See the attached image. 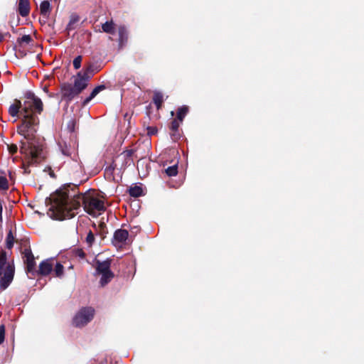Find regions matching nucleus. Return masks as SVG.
<instances>
[{"instance_id":"obj_34","label":"nucleus","mask_w":364,"mask_h":364,"mask_svg":"<svg viewBox=\"0 0 364 364\" xmlns=\"http://www.w3.org/2000/svg\"><path fill=\"white\" fill-rule=\"evenodd\" d=\"M8 149L9 153L13 155L17 152L18 146L16 144H12L8 146Z\"/></svg>"},{"instance_id":"obj_21","label":"nucleus","mask_w":364,"mask_h":364,"mask_svg":"<svg viewBox=\"0 0 364 364\" xmlns=\"http://www.w3.org/2000/svg\"><path fill=\"white\" fill-rule=\"evenodd\" d=\"M114 277V274L112 271L108 272L107 273L102 274L100 281L101 286L105 287V285H107L108 283L111 282Z\"/></svg>"},{"instance_id":"obj_15","label":"nucleus","mask_w":364,"mask_h":364,"mask_svg":"<svg viewBox=\"0 0 364 364\" xmlns=\"http://www.w3.org/2000/svg\"><path fill=\"white\" fill-rule=\"evenodd\" d=\"M100 70V69L97 65H95L94 63H89L85 67L82 74L85 77H89V80H90L95 73L99 72Z\"/></svg>"},{"instance_id":"obj_32","label":"nucleus","mask_w":364,"mask_h":364,"mask_svg":"<svg viewBox=\"0 0 364 364\" xmlns=\"http://www.w3.org/2000/svg\"><path fill=\"white\" fill-rule=\"evenodd\" d=\"M82 60V57L81 55H78L74 58L73 64L75 70H78L81 67Z\"/></svg>"},{"instance_id":"obj_25","label":"nucleus","mask_w":364,"mask_h":364,"mask_svg":"<svg viewBox=\"0 0 364 364\" xmlns=\"http://www.w3.org/2000/svg\"><path fill=\"white\" fill-rule=\"evenodd\" d=\"M14 242H15V239L13 235L12 230H10L6 235V248L9 249V250L12 249V247H14Z\"/></svg>"},{"instance_id":"obj_23","label":"nucleus","mask_w":364,"mask_h":364,"mask_svg":"<svg viewBox=\"0 0 364 364\" xmlns=\"http://www.w3.org/2000/svg\"><path fill=\"white\" fill-rule=\"evenodd\" d=\"M102 29L105 33L114 34L115 33L114 23L112 21H106L102 25Z\"/></svg>"},{"instance_id":"obj_22","label":"nucleus","mask_w":364,"mask_h":364,"mask_svg":"<svg viewBox=\"0 0 364 364\" xmlns=\"http://www.w3.org/2000/svg\"><path fill=\"white\" fill-rule=\"evenodd\" d=\"M33 41V40L30 35H23L22 37L17 38L16 43L18 46L23 47L31 44Z\"/></svg>"},{"instance_id":"obj_42","label":"nucleus","mask_w":364,"mask_h":364,"mask_svg":"<svg viewBox=\"0 0 364 364\" xmlns=\"http://www.w3.org/2000/svg\"><path fill=\"white\" fill-rule=\"evenodd\" d=\"M9 35V33H6L5 34H2L0 33V42H2L4 39V36Z\"/></svg>"},{"instance_id":"obj_38","label":"nucleus","mask_w":364,"mask_h":364,"mask_svg":"<svg viewBox=\"0 0 364 364\" xmlns=\"http://www.w3.org/2000/svg\"><path fill=\"white\" fill-rule=\"evenodd\" d=\"M115 168V166L113 164H111L109 166L105 168V172L107 173H112Z\"/></svg>"},{"instance_id":"obj_9","label":"nucleus","mask_w":364,"mask_h":364,"mask_svg":"<svg viewBox=\"0 0 364 364\" xmlns=\"http://www.w3.org/2000/svg\"><path fill=\"white\" fill-rule=\"evenodd\" d=\"M53 259H47L43 260L38 266V269L36 270V275L43 277L48 276L53 271Z\"/></svg>"},{"instance_id":"obj_14","label":"nucleus","mask_w":364,"mask_h":364,"mask_svg":"<svg viewBox=\"0 0 364 364\" xmlns=\"http://www.w3.org/2000/svg\"><path fill=\"white\" fill-rule=\"evenodd\" d=\"M29 0H19L18 5V12L22 17L27 16L30 13Z\"/></svg>"},{"instance_id":"obj_1","label":"nucleus","mask_w":364,"mask_h":364,"mask_svg":"<svg viewBox=\"0 0 364 364\" xmlns=\"http://www.w3.org/2000/svg\"><path fill=\"white\" fill-rule=\"evenodd\" d=\"M26 100L22 104L18 100H15L9 109V113L12 117H16L20 113L23 117L21 124L17 127V133L23 136L21 140L20 153L23 155L28 166L40 163L44 158L45 141L36 134L39 119L37 114H41L43 105L40 98L33 92L26 94Z\"/></svg>"},{"instance_id":"obj_31","label":"nucleus","mask_w":364,"mask_h":364,"mask_svg":"<svg viewBox=\"0 0 364 364\" xmlns=\"http://www.w3.org/2000/svg\"><path fill=\"white\" fill-rule=\"evenodd\" d=\"M85 241L88 244L89 247H91L94 243L95 235L91 230H90L89 232L87 233Z\"/></svg>"},{"instance_id":"obj_33","label":"nucleus","mask_w":364,"mask_h":364,"mask_svg":"<svg viewBox=\"0 0 364 364\" xmlns=\"http://www.w3.org/2000/svg\"><path fill=\"white\" fill-rule=\"evenodd\" d=\"M6 327L4 324L0 325V345L2 344L5 340Z\"/></svg>"},{"instance_id":"obj_12","label":"nucleus","mask_w":364,"mask_h":364,"mask_svg":"<svg viewBox=\"0 0 364 364\" xmlns=\"http://www.w3.org/2000/svg\"><path fill=\"white\" fill-rule=\"evenodd\" d=\"M111 262H112V259H107L102 262L97 260L96 262V267H95L96 272L99 274H102L107 273L108 272H110L111 271V269H110Z\"/></svg>"},{"instance_id":"obj_8","label":"nucleus","mask_w":364,"mask_h":364,"mask_svg":"<svg viewBox=\"0 0 364 364\" xmlns=\"http://www.w3.org/2000/svg\"><path fill=\"white\" fill-rule=\"evenodd\" d=\"M89 80V77L84 76L82 72L77 73L74 80L73 87L79 95L87 87Z\"/></svg>"},{"instance_id":"obj_6","label":"nucleus","mask_w":364,"mask_h":364,"mask_svg":"<svg viewBox=\"0 0 364 364\" xmlns=\"http://www.w3.org/2000/svg\"><path fill=\"white\" fill-rule=\"evenodd\" d=\"M15 272V267L14 263H9L5 267L4 271H2L3 276L0 279V289L5 290L11 283L14 279Z\"/></svg>"},{"instance_id":"obj_43","label":"nucleus","mask_w":364,"mask_h":364,"mask_svg":"<svg viewBox=\"0 0 364 364\" xmlns=\"http://www.w3.org/2000/svg\"><path fill=\"white\" fill-rule=\"evenodd\" d=\"M25 172H26V173H30V171H29V170H28V168H25Z\"/></svg>"},{"instance_id":"obj_7","label":"nucleus","mask_w":364,"mask_h":364,"mask_svg":"<svg viewBox=\"0 0 364 364\" xmlns=\"http://www.w3.org/2000/svg\"><path fill=\"white\" fill-rule=\"evenodd\" d=\"M62 100L70 102L75 97L79 95L73 85L70 83H63L60 87Z\"/></svg>"},{"instance_id":"obj_11","label":"nucleus","mask_w":364,"mask_h":364,"mask_svg":"<svg viewBox=\"0 0 364 364\" xmlns=\"http://www.w3.org/2000/svg\"><path fill=\"white\" fill-rule=\"evenodd\" d=\"M180 122L172 119L169 125V134L173 141H177L181 137V130L179 129Z\"/></svg>"},{"instance_id":"obj_28","label":"nucleus","mask_w":364,"mask_h":364,"mask_svg":"<svg viewBox=\"0 0 364 364\" xmlns=\"http://www.w3.org/2000/svg\"><path fill=\"white\" fill-rule=\"evenodd\" d=\"M166 173L168 176H175L178 173V166L177 164H175L173 166L168 167L166 169H165Z\"/></svg>"},{"instance_id":"obj_27","label":"nucleus","mask_w":364,"mask_h":364,"mask_svg":"<svg viewBox=\"0 0 364 364\" xmlns=\"http://www.w3.org/2000/svg\"><path fill=\"white\" fill-rule=\"evenodd\" d=\"M55 277H62L64 274V267L60 262H57L54 269Z\"/></svg>"},{"instance_id":"obj_13","label":"nucleus","mask_w":364,"mask_h":364,"mask_svg":"<svg viewBox=\"0 0 364 364\" xmlns=\"http://www.w3.org/2000/svg\"><path fill=\"white\" fill-rule=\"evenodd\" d=\"M119 48H122L128 41V31L125 26H121L118 28Z\"/></svg>"},{"instance_id":"obj_18","label":"nucleus","mask_w":364,"mask_h":364,"mask_svg":"<svg viewBox=\"0 0 364 364\" xmlns=\"http://www.w3.org/2000/svg\"><path fill=\"white\" fill-rule=\"evenodd\" d=\"M79 21L80 16L77 14H72L70 16V21L67 25L66 30L70 31L75 29Z\"/></svg>"},{"instance_id":"obj_10","label":"nucleus","mask_w":364,"mask_h":364,"mask_svg":"<svg viewBox=\"0 0 364 364\" xmlns=\"http://www.w3.org/2000/svg\"><path fill=\"white\" fill-rule=\"evenodd\" d=\"M128 236L129 232L127 230L118 229L114 233L112 242L116 247L121 246L122 244L125 243L126 240L128 239Z\"/></svg>"},{"instance_id":"obj_30","label":"nucleus","mask_w":364,"mask_h":364,"mask_svg":"<svg viewBox=\"0 0 364 364\" xmlns=\"http://www.w3.org/2000/svg\"><path fill=\"white\" fill-rule=\"evenodd\" d=\"M0 189L4 191L9 189L8 180L5 176L1 175H0Z\"/></svg>"},{"instance_id":"obj_4","label":"nucleus","mask_w":364,"mask_h":364,"mask_svg":"<svg viewBox=\"0 0 364 364\" xmlns=\"http://www.w3.org/2000/svg\"><path fill=\"white\" fill-rule=\"evenodd\" d=\"M62 154L66 156L70 157L77 165L78 164V152L77 145L75 140L70 139L68 142L63 141L58 143Z\"/></svg>"},{"instance_id":"obj_29","label":"nucleus","mask_w":364,"mask_h":364,"mask_svg":"<svg viewBox=\"0 0 364 364\" xmlns=\"http://www.w3.org/2000/svg\"><path fill=\"white\" fill-rule=\"evenodd\" d=\"M73 255L76 257H79L82 259H84L86 257V254L84 250L81 248H75L73 250Z\"/></svg>"},{"instance_id":"obj_40","label":"nucleus","mask_w":364,"mask_h":364,"mask_svg":"<svg viewBox=\"0 0 364 364\" xmlns=\"http://www.w3.org/2000/svg\"><path fill=\"white\" fill-rule=\"evenodd\" d=\"M75 122L74 120H71L68 124V128L70 132H74Z\"/></svg>"},{"instance_id":"obj_20","label":"nucleus","mask_w":364,"mask_h":364,"mask_svg":"<svg viewBox=\"0 0 364 364\" xmlns=\"http://www.w3.org/2000/svg\"><path fill=\"white\" fill-rule=\"evenodd\" d=\"M153 102L156 107L157 109H160L162 107L164 102V96L161 92L155 91L153 96Z\"/></svg>"},{"instance_id":"obj_44","label":"nucleus","mask_w":364,"mask_h":364,"mask_svg":"<svg viewBox=\"0 0 364 364\" xmlns=\"http://www.w3.org/2000/svg\"><path fill=\"white\" fill-rule=\"evenodd\" d=\"M171 116H173V115H174V112H173V111H172V112H171Z\"/></svg>"},{"instance_id":"obj_41","label":"nucleus","mask_w":364,"mask_h":364,"mask_svg":"<svg viewBox=\"0 0 364 364\" xmlns=\"http://www.w3.org/2000/svg\"><path fill=\"white\" fill-rule=\"evenodd\" d=\"M43 90H44V92L48 93V95L49 97H53L55 96L54 94L48 92V88L47 87H45L43 88Z\"/></svg>"},{"instance_id":"obj_39","label":"nucleus","mask_w":364,"mask_h":364,"mask_svg":"<svg viewBox=\"0 0 364 364\" xmlns=\"http://www.w3.org/2000/svg\"><path fill=\"white\" fill-rule=\"evenodd\" d=\"M2 211H3V201L0 198V224H1L2 221H3Z\"/></svg>"},{"instance_id":"obj_2","label":"nucleus","mask_w":364,"mask_h":364,"mask_svg":"<svg viewBox=\"0 0 364 364\" xmlns=\"http://www.w3.org/2000/svg\"><path fill=\"white\" fill-rule=\"evenodd\" d=\"M93 192L90 189L80 193L77 185L64 184L50 195V217L58 220L71 219L78 213L81 204L89 215L100 214L106 209L105 202L95 196Z\"/></svg>"},{"instance_id":"obj_24","label":"nucleus","mask_w":364,"mask_h":364,"mask_svg":"<svg viewBox=\"0 0 364 364\" xmlns=\"http://www.w3.org/2000/svg\"><path fill=\"white\" fill-rule=\"evenodd\" d=\"M128 192L130 196L134 198H137L143 195V189L141 186H139L130 187Z\"/></svg>"},{"instance_id":"obj_3","label":"nucleus","mask_w":364,"mask_h":364,"mask_svg":"<svg viewBox=\"0 0 364 364\" xmlns=\"http://www.w3.org/2000/svg\"><path fill=\"white\" fill-rule=\"evenodd\" d=\"M95 313L91 306L81 308L73 318L72 325L76 328L84 327L93 319Z\"/></svg>"},{"instance_id":"obj_26","label":"nucleus","mask_w":364,"mask_h":364,"mask_svg":"<svg viewBox=\"0 0 364 364\" xmlns=\"http://www.w3.org/2000/svg\"><path fill=\"white\" fill-rule=\"evenodd\" d=\"M7 261L6 252L1 250L0 251V276L2 275V270L5 267Z\"/></svg>"},{"instance_id":"obj_16","label":"nucleus","mask_w":364,"mask_h":364,"mask_svg":"<svg viewBox=\"0 0 364 364\" xmlns=\"http://www.w3.org/2000/svg\"><path fill=\"white\" fill-rule=\"evenodd\" d=\"M51 11V7L48 1H43L40 4V14L45 18H48Z\"/></svg>"},{"instance_id":"obj_36","label":"nucleus","mask_w":364,"mask_h":364,"mask_svg":"<svg viewBox=\"0 0 364 364\" xmlns=\"http://www.w3.org/2000/svg\"><path fill=\"white\" fill-rule=\"evenodd\" d=\"M20 245L21 246L22 250L28 247H30L29 241L27 239L21 240Z\"/></svg>"},{"instance_id":"obj_17","label":"nucleus","mask_w":364,"mask_h":364,"mask_svg":"<svg viewBox=\"0 0 364 364\" xmlns=\"http://www.w3.org/2000/svg\"><path fill=\"white\" fill-rule=\"evenodd\" d=\"M189 112V107L187 105H183L179 107L176 111V118L174 119H177V121L182 122Z\"/></svg>"},{"instance_id":"obj_5","label":"nucleus","mask_w":364,"mask_h":364,"mask_svg":"<svg viewBox=\"0 0 364 364\" xmlns=\"http://www.w3.org/2000/svg\"><path fill=\"white\" fill-rule=\"evenodd\" d=\"M22 258L26 265V271L27 273L31 274L32 276L35 277L36 274V263L35 261L34 255L31 251V247H28L24 250H21Z\"/></svg>"},{"instance_id":"obj_37","label":"nucleus","mask_w":364,"mask_h":364,"mask_svg":"<svg viewBox=\"0 0 364 364\" xmlns=\"http://www.w3.org/2000/svg\"><path fill=\"white\" fill-rule=\"evenodd\" d=\"M134 151H135L134 149H129V150L124 151L123 154H124L126 158H130L133 156Z\"/></svg>"},{"instance_id":"obj_19","label":"nucleus","mask_w":364,"mask_h":364,"mask_svg":"<svg viewBox=\"0 0 364 364\" xmlns=\"http://www.w3.org/2000/svg\"><path fill=\"white\" fill-rule=\"evenodd\" d=\"M105 89V86L104 85H100L97 87H95L93 90L91 92L89 97H87L83 102V105H87L89 103L94 97L97 96V95L101 92L102 90H104Z\"/></svg>"},{"instance_id":"obj_35","label":"nucleus","mask_w":364,"mask_h":364,"mask_svg":"<svg viewBox=\"0 0 364 364\" xmlns=\"http://www.w3.org/2000/svg\"><path fill=\"white\" fill-rule=\"evenodd\" d=\"M157 128L156 127H148L147 134L149 135H154L157 133Z\"/></svg>"}]
</instances>
